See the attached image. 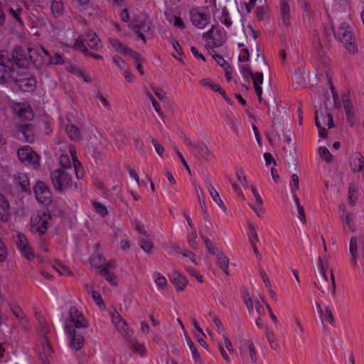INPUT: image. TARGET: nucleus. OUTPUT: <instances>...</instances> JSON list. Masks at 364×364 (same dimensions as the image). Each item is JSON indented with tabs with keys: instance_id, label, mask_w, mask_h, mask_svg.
Here are the masks:
<instances>
[{
	"instance_id": "obj_1",
	"label": "nucleus",
	"mask_w": 364,
	"mask_h": 364,
	"mask_svg": "<svg viewBox=\"0 0 364 364\" xmlns=\"http://www.w3.org/2000/svg\"><path fill=\"white\" fill-rule=\"evenodd\" d=\"M88 321L75 307L69 309V318L65 319L64 330L69 338V347L75 350H80L84 343V338L77 333L75 328H87Z\"/></svg>"
},
{
	"instance_id": "obj_2",
	"label": "nucleus",
	"mask_w": 364,
	"mask_h": 364,
	"mask_svg": "<svg viewBox=\"0 0 364 364\" xmlns=\"http://www.w3.org/2000/svg\"><path fill=\"white\" fill-rule=\"evenodd\" d=\"M38 53L36 50L28 48L27 52L18 46H15L13 48L11 59L16 64L18 68H27L29 67L31 62L35 65H40L41 62L38 59Z\"/></svg>"
},
{
	"instance_id": "obj_3",
	"label": "nucleus",
	"mask_w": 364,
	"mask_h": 364,
	"mask_svg": "<svg viewBox=\"0 0 364 364\" xmlns=\"http://www.w3.org/2000/svg\"><path fill=\"white\" fill-rule=\"evenodd\" d=\"M92 262H94V266L99 274L102 276L111 285L114 287L117 285V277L112 271L116 269V263L114 260L107 262L102 255H98L96 258L92 259Z\"/></svg>"
},
{
	"instance_id": "obj_4",
	"label": "nucleus",
	"mask_w": 364,
	"mask_h": 364,
	"mask_svg": "<svg viewBox=\"0 0 364 364\" xmlns=\"http://www.w3.org/2000/svg\"><path fill=\"white\" fill-rule=\"evenodd\" d=\"M66 146L70 157L68 153H62L59 158L60 164L65 168L64 170L75 172L76 177L80 178L82 176V170L77 159L75 150L71 145H66Z\"/></svg>"
},
{
	"instance_id": "obj_5",
	"label": "nucleus",
	"mask_w": 364,
	"mask_h": 364,
	"mask_svg": "<svg viewBox=\"0 0 364 364\" xmlns=\"http://www.w3.org/2000/svg\"><path fill=\"white\" fill-rule=\"evenodd\" d=\"M333 29L335 37L343 43L346 50L351 53L357 51L355 38L353 35L352 29L346 23L339 25L337 29Z\"/></svg>"
},
{
	"instance_id": "obj_6",
	"label": "nucleus",
	"mask_w": 364,
	"mask_h": 364,
	"mask_svg": "<svg viewBox=\"0 0 364 364\" xmlns=\"http://www.w3.org/2000/svg\"><path fill=\"white\" fill-rule=\"evenodd\" d=\"M183 140L190 148L191 154L196 158L201 157L205 161H210L215 158L214 154L208 149L205 142L202 141H193L186 135H183Z\"/></svg>"
},
{
	"instance_id": "obj_7",
	"label": "nucleus",
	"mask_w": 364,
	"mask_h": 364,
	"mask_svg": "<svg viewBox=\"0 0 364 364\" xmlns=\"http://www.w3.org/2000/svg\"><path fill=\"white\" fill-rule=\"evenodd\" d=\"M70 171L57 169L51 172L50 178L55 188L61 191L73 185L72 173Z\"/></svg>"
},
{
	"instance_id": "obj_8",
	"label": "nucleus",
	"mask_w": 364,
	"mask_h": 364,
	"mask_svg": "<svg viewBox=\"0 0 364 364\" xmlns=\"http://www.w3.org/2000/svg\"><path fill=\"white\" fill-rule=\"evenodd\" d=\"M14 65L7 51H0V83L14 78Z\"/></svg>"
},
{
	"instance_id": "obj_9",
	"label": "nucleus",
	"mask_w": 364,
	"mask_h": 364,
	"mask_svg": "<svg viewBox=\"0 0 364 364\" xmlns=\"http://www.w3.org/2000/svg\"><path fill=\"white\" fill-rule=\"evenodd\" d=\"M50 220V214L46 212H37L31 217V230L33 232L43 235L48 228Z\"/></svg>"
},
{
	"instance_id": "obj_10",
	"label": "nucleus",
	"mask_w": 364,
	"mask_h": 364,
	"mask_svg": "<svg viewBox=\"0 0 364 364\" xmlns=\"http://www.w3.org/2000/svg\"><path fill=\"white\" fill-rule=\"evenodd\" d=\"M60 125L72 140H78L80 138V132L74 124V116L71 114H67L61 116L59 119Z\"/></svg>"
},
{
	"instance_id": "obj_11",
	"label": "nucleus",
	"mask_w": 364,
	"mask_h": 364,
	"mask_svg": "<svg viewBox=\"0 0 364 364\" xmlns=\"http://www.w3.org/2000/svg\"><path fill=\"white\" fill-rule=\"evenodd\" d=\"M192 23L200 29L204 28L209 23L210 16L207 8H196L190 11Z\"/></svg>"
},
{
	"instance_id": "obj_12",
	"label": "nucleus",
	"mask_w": 364,
	"mask_h": 364,
	"mask_svg": "<svg viewBox=\"0 0 364 364\" xmlns=\"http://www.w3.org/2000/svg\"><path fill=\"white\" fill-rule=\"evenodd\" d=\"M17 155L19 160L25 165L34 168L39 166V156L29 146L18 149Z\"/></svg>"
},
{
	"instance_id": "obj_13",
	"label": "nucleus",
	"mask_w": 364,
	"mask_h": 364,
	"mask_svg": "<svg viewBox=\"0 0 364 364\" xmlns=\"http://www.w3.org/2000/svg\"><path fill=\"white\" fill-rule=\"evenodd\" d=\"M33 191L36 198L39 203L43 205H48L51 203V192L45 183L38 181L33 187Z\"/></svg>"
},
{
	"instance_id": "obj_14",
	"label": "nucleus",
	"mask_w": 364,
	"mask_h": 364,
	"mask_svg": "<svg viewBox=\"0 0 364 364\" xmlns=\"http://www.w3.org/2000/svg\"><path fill=\"white\" fill-rule=\"evenodd\" d=\"M112 321L122 337L127 341H132L133 331L129 328L128 323L122 316L117 312L114 313L112 316Z\"/></svg>"
},
{
	"instance_id": "obj_15",
	"label": "nucleus",
	"mask_w": 364,
	"mask_h": 364,
	"mask_svg": "<svg viewBox=\"0 0 364 364\" xmlns=\"http://www.w3.org/2000/svg\"><path fill=\"white\" fill-rule=\"evenodd\" d=\"M12 110L20 119L30 121L33 118V110L27 102H14L12 105Z\"/></svg>"
},
{
	"instance_id": "obj_16",
	"label": "nucleus",
	"mask_w": 364,
	"mask_h": 364,
	"mask_svg": "<svg viewBox=\"0 0 364 364\" xmlns=\"http://www.w3.org/2000/svg\"><path fill=\"white\" fill-rule=\"evenodd\" d=\"M14 240L18 249L21 252L23 256L29 260L32 259L34 257V255L31 249L30 245H28L26 237L22 233H17L14 237Z\"/></svg>"
},
{
	"instance_id": "obj_17",
	"label": "nucleus",
	"mask_w": 364,
	"mask_h": 364,
	"mask_svg": "<svg viewBox=\"0 0 364 364\" xmlns=\"http://www.w3.org/2000/svg\"><path fill=\"white\" fill-rule=\"evenodd\" d=\"M14 80H16L19 88L23 92H30L34 90L36 85V81L34 77H22L19 78L14 75Z\"/></svg>"
},
{
	"instance_id": "obj_18",
	"label": "nucleus",
	"mask_w": 364,
	"mask_h": 364,
	"mask_svg": "<svg viewBox=\"0 0 364 364\" xmlns=\"http://www.w3.org/2000/svg\"><path fill=\"white\" fill-rule=\"evenodd\" d=\"M343 106L346 114V119L350 126L354 124V110L353 107L350 101L349 93H344L342 95Z\"/></svg>"
},
{
	"instance_id": "obj_19",
	"label": "nucleus",
	"mask_w": 364,
	"mask_h": 364,
	"mask_svg": "<svg viewBox=\"0 0 364 364\" xmlns=\"http://www.w3.org/2000/svg\"><path fill=\"white\" fill-rule=\"evenodd\" d=\"M19 132L23 136L28 143H32L35 139L33 127L31 124H25L19 127Z\"/></svg>"
},
{
	"instance_id": "obj_20",
	"label": "nucleus",
	"mask_w": 364,
	"mask_h": 364,
	"mask_svg": "<svg viewBox=\"0 0 364 364\" xmlns=\"http://www.w3.org/2000/svg\"><path fill=\"white\" fill-rule=\"evenodd\" d=\"M206 187L209 191V193L212 198V199L218 204V205L223 210H226V207L223 202V200L220 198V195L218 192L215 190V188L213 187L211 182L208 180L205 181Z\"/></svg>"
},
{
	"instance_id": "obj_21",
	"label": "nucleus",
	"mask_w": 364,
	"mask_h": 364,
	"mask_svg": "<svg viewBox=\"0 0 364 364\" xmlns=\"http://www.w3.org/2000/svg\"><path fill=\"white\" fill-rule=\"evenodd\" d=\"M10 218V206L5 197L0 194V220L6 222Z\"/></svg>"
},
{
	"instance_id": "obj_22",
	"label": "nucleus",
	"mask_w": 364,
	"mask_h": 364,
	"mask_svg": "<svg viewBox=\"0 0 364 364\" xmlns=\"http://www.w3.org/2000/svg\"><path fill=\"white\" fill-rule=\"evenodd\" d=\"M325 115H326V113L323 114L321 112V117H319L318 116L317 111L315 113V122H316V125L318 130V135L320 137H323V138L326 137L327 134H328L326 128L323 126L326 123V121H327V119L324 117Z\"/></svg>"
},
{
	"instance_id": "obj_23",
	"label": "nucleus",
	"mask_w": 364,
	"mask_h": 364,
	"mask_svg": "<svg viewBox=\"0 0 364 364\" xmlns=\"http://www.w3.org/2000/svg\"><path fill=\"white\" fill-rule=\"evenodd\" d=\"M170 280L178 290H183L188 282L186 279L178 272H173L171 274Z\"/></svg>"
},
{
	"instance_id": "obj_24",
	"label": "nucleus",
	"mask_w": 364,
	"mask_h": 364,
	"mask_svg": "<svg viewBox=\"0 0 364 364\" xmlns=\"http://www.w3.org/2000/svg\"><path fill=\"white\" fill-rule=\"evenodd\" d=\"M280 7L282 23L287 26L290 23V8L288 1H280Z\"/></svg>"
},
{
	"instance_id": "obj_25",
	"label": "nucleus",
	"mask_w": 364,
	"mask_h": 364,
	"mask_svg": "<svg viewBox=\"0 0 364 364\" xmlns=\"http://www.w3.org/2000/svg\"><path fill=\"white\" fill-rule=\"evenodd\" d=\"M341 209L343 212V214L341 215L342 220L346 223L350 231H355L353 214L349 212H346L344 210V205H341Z\"/></svg>"
},
{
	"instance_id": "obj_26",
	"label": "nucleus",
	"mask_w": 364,
	"mask_h": 364,
	"mask_svg": "<svg viewBox=\"0 0 364 364\" xmlns=\"http://www.w3.org/2000/svg\"><path fill=\"white\" fill-rule=\"evenodd\" d=\"M215 255L217 257L218 265L227 275H228V258L226 256H225L222 252H218Z\"/></svg>"
},
{
	"instance_id": "obj_27",
	"label": "nucleus",
	"mask_w": 364,
	"mask_h": 364,
	"mask_svg": "<svg viewBox=\"0 0 364 364\" xmlns=\"http://www.w3.org/2000/svg\"><path fill=\"white\" fill-rule=\"evenodd\" d=\"M16 182L21 186L23 191H26L29 188V181L26 173H19L15 176Z\"/></svg>"
},
{
	"instance_id": "obj_28",
	"label": "nucleus",
	"mask_w": 364,
	"mask_h": 364,
	"mask_svg": "<svg viewBox=\"0 0 364 364\" xmlns=\"http://www.w3.org/2000/svg\"><path fill=\"white\" fill-rule=\"evenodd\" d=\"M92 208L95 209V212L102 218L109 214L107 206L99 201H92Z\"/></svg>"
},
{
	"instance_id": "obj_29",
	"label": "nucleus",
	"mask_w": 364,
	"mask_h": 364,
	"mask_svg": "<svg viewBox=\"0 0 364 364\" xmlns=\"http://www.w3.org/2000/svg\"><path fill=\"white\" fill-rule=\"evenodd\" d=\"M186 339H187V344L190 348V350L192 353L193 359L195 360V361L196 363H201L202 359H201L200 355L196 347L195 346L193 342L191 341V339L188 336H186Z\"/></svg>"
},
{
	"instance_id": "obj_30",
	"label": "nucleus",
	"mask_w": 364,
	"mask_h": 364,
	"mask_svg": "<svg viewBox=\"0 0 364 364\" xmlns=\"http://www.w3.org/2000/svg\"><path fill=\"white\" fill-rule=\"evenodd\" d=\"M41 51L48 58L49 63L54 64V65H61L63 63V58L58 53H56L53 57H51L50 55L49 54V53L46 50L42 48Z\"/></svg>"
},
{
	"instance_id": "obj_31",
	"label": "nucleus",
	"mask_w": 364,
	"mask_h": 364,
	"mask_svg": "<svg viewBox=\"0 0 364 364\" xmlns=\"http://www.w3.org/2000/svg\"><path fill=\"white\" fill-rule=\"evenodd\" d=\"M8 15L20 26L23 25V20L21 17V10H15L13 8H9L8 10Z\"/></svg>"
},
{
	"instance_id": "obj_32",
	"label": "nucleus",
	"mask_w": 364,
	"mask_h": 364,
	"mask_svg": "<svg viewBox=\"0 0 364 364\" xmlns=\"http://www.w3.org/2000/svg\"><path fill=\"white\" fill-rule=\"evenodd\" d=\"M194 188L197 194L198 200L200 203V208L204 213V215H208V209L205 201L202 200L200 197V193H203V191L201 188L198 184H194Z\"/></svg>"
},
{
	"instance_id": "obj_33",
	"label": "nucleus",
	"mask_w": 364,
	"mask_h": 364,
	"mask_svg": "<svg viewBox=\"0 0 364 364\" xmlns=\"http://www.w3.org/2000/svg\"><path fill=\"white\" fill-rule=\"evenodd\" d=\"M318 151L321 158L326 163H330L331 161L332 154L326 147L321 146L318 148Z\"/></svg>"
},
{
	"instance_id": "obj_34",
	"label": "nucleus",
	"mask_w": 364,
	"mask_h": 364,
	"mask_svg": "<svg viewBox=\"0 0 364 364\" xmlns=\"http://www.w3.org/2000/svg\"><path fill=\"white\" fill-rule=\"evenodd\" d=\"M322 319H326L332 326H336L334 316L329 306H325V315Z\"/></svg>"
},
{
	"instance_id": "obj_35",
	"label": "nucleus",
	"mask_w": 364,
	"mask_h": 364,
	"mask_svg": "<svg viewBox=\"0 0 364 364\" xmlns=\"http://www.w3.org/2000/svg\"><path fill=\"white\" fill-rule=\"evenodd\" d=\"M265 334L271 348L273 349H277L278 345L276 342V338L274 333L269 331L268 328H267L265 330Z\"/></svg>"
},
{
	"instance_id": "obj_36",
	"label": "nucleus",
	"mask_w": 364,
	"mask_h": 364,
	"mask_svg": "<svg viewBox=\"0 0 364 364\" xmlns=\"http://www.w3.org/2000/svg\"><path fill=\"white\" fill-rule=\"evenodd\" d=\"M92 299L100 309L104 310L106 309V304L104 302L101 295L96 291L92 290Z\"/></svg>"
},
{
	"instance_id": "obj_37",
	"label": "nucleus",
	"mask_w": 364,
	"mask_h": 364,
	"mask_svg": "<svg viewBox=\"0 0 364 364\" xmlns=\"http://www.w3.org/2000/svg\"><path fill=\"white\" fill-rule=\"evenodd\" d=\"M63 6L61 1H56L53 0L51 5H50V9L55 15H58L61 13L63 10Z\"/></svg>"
},
{
	"instance_id": "obj_38",
	"label": "nucleus",
	"mask_w": 364,
	"mask_h": 364,
	"mask_svg": "<svg viewBox=\"0 0 364 364\" xmlns=\"http://www.w3.org/2000/svg\"><path fill=\"white\" fill-rule=\"evenodd\" d=\"M154 278L156 284L161 289H164L167 284V280L165 277L161 275L159 273H154Z\"/></svg>"
},
{
	"instance_id": "obj_39",
	"label": "nucleus",
	"mask_w": 364,
	"mask_h": 364,
	"mask_svg": "<svg viewBox=\"0 0 364 364\" xmlns=\"http://www.w3.org/2000/svg\"><path fill=\"white\" fill-rule=\"evenodd\" d=\"M74 48L75 49L81 51L86 55H87L89 53V50L85 44L84 40H82L81 38L77 39L74 45Z\"/></svg>"
},
{
	"instance_id": "obj_40",
	"label": "nucleus",
	"mask_w": 364,
	"mask_h": 364,
	"mask_svg": "<svg viewBox=\"0 0 364 364\" xmlns=\"http://www.w3.org/2000/svg\"><path fill=\"white\" fill-rule=\"evenodd\" d=\"M53 268L58 272L60 275L67 276L71 274V272L69 268L65 265L58 264L57 265H53Z\"/></svg>"
},
{
	"instance_id": "obj_41",
	"label": "nucleus",
	"mask_w": 364,
	"mask_h": 364,
	"mask_svg": "<svg viewBox=\"0 0 364 364\" xmlns=\"http://www.w3.org/2000/svg\"><path fill=\"white\" fill-rule=\"evenodd\" d=\"M213 58L223 68V70L229 69L230 65L222 55L214 54L213 55Z\"/></svg>"
},
{
	"instance_id": "obj_42",
	"label": "nucleus",
	"mask_w": 364,
	"mask_h": 364,
	"mask_svg": "<svg viewBox=\"0 0 364 364\" xmlns=\"http://www.w3.org/2000/svg\"><path fill=\"white\" fill-rule=\"evenodd\" d=\"M112 44L113 47L117 50L118 52L122 53L124 55L127 54V50H129V48L126 47L123 43L119 42L117 40H113L112 41Z\"/></svg>"
},
{
	"instance_id": "obj_43",
	"label": "nucleus",
	"mask_w": 364,
	"mask_h": 364,
	"mask_svg": "<svg viewBox=\"0 0 364 364\" xmlns=\"http://www.w3.org/2000/svg\"><path fill=\"white\" fill-rule=\"evenodd\" d=\"M220 21L223 24L225 25L227 27H230L232 26V21L228 15V12L227 9H223L222 12V17Z\"/></svg>"
},
{
	"instance_id": "obj_44",
	"label": "nucleus",
	"mask_w": 364,
	"mask_h": 364,
	"mask_svg": "<svg viewBox=\"0 0 364 364\" xmlns=\"http://www.w3.org/2000/svg\"><path fill=\"white\" fill-rule=\"evenodd\" d=\"M247 347L249 350L250 359L253 363H255L257 362V355L253 342L252 341H247Z\"/></svg>"
},
{
	"instance_id": "obj_45",
	"label": "nucleus",
	"mask_w": 364,
	"mask_h": 364,
	"mask_svg": "<svg viewBox=\"0 0 364 364\" xmlns=\"http://www.w3.org/2000/svg\"><path fill=\"white\" fill-rule=\"evenodd\" d=\"M355 167L353 168V171H360L364 168V161L363 157L359 155L354 159Z\"/></svg>"
},
{
	"instance_id": "obj_46",
	"label": "nucleus",
	"mask_w": 364,
	"mask_h": 364,
	"mask_svg": "<svg viewBox=\"0 0 364 364\" xmlns=\"http://www.w3.org/2000/svg\"><path fill=\"white\" fill-rule=\"evenodd\" d=\"M139 245L146 252H151V250L153 249V245L151 242L147 241L144 238H141L139 242Z\"/></svg>"
},
{
	"instance_id": "obj_47",
	"label": "nucleus",
	"mask_w": 364,
	"mask_h": 364,
	"mask_svg": "<svg viewBox=\"0 0 364 364\" xmlns=\"http://www.w3.org/2000/svg\"><path fill=\"white\" fill-rule=\"evenodd\" d=\"M196 237H197V233H196V230H193L192 232H191V235H190L188 237V244L191 246V247L193 248V249H197L198 248V243H197V242L196 240Z\"/></svg>"
},
{
	"instance_id": "obj_48",
	"label": "nucleus",
	"mask_w": 364,
	"mask_h": 364,
	"mask_svg": "<svg viewBox=\"0 0 364 364\" xmlns=\"http://www.w3.org/2000/svg\"><path fill=\"white\" fill-rule=\"evenodd\" d=\"M112 60L120 69L126 70L128 68L127 63L119 56H114Z\"/></svg>"
},
{
	"instance_id": "obj_49",
	"label": "nucleus",
	"mask_w": 364,
	"mask_h": 364,
	"mask_svg": "<svg viewBox=\"0 0 364 364\" xmlns=\"http://www.w3.org/2000/svg\"><path fill=\"white\" fill-rule=\"evenodd\" d=\"M251 77L253 80L254 86L260 85L263 82V73L261 72L253 73V76Z\"/></svg>"
},
{
	"instance_id": "obj_50",
	"label": "nucleus",
	"mask_w": 364,
	"mask_h": 364,
	"mask_svg": "<svg viewBox=\"0 0 364 364\" xmlns=\"http://www.w3.org/2000/svg\"><path fill=\"white\" fill-rule=\"evenodd\" d=\"M236 176L239 181V182L242 184V186L246 187L247 186V180L244 175L243 171L241 169L237 168L236 171Z\"/></svg>"
},
{
	"instance_id": "obj_51",
	"label": "nucleus",
	"mask_w": 364,
	"mask_h": 364,
	"mask_svg": "<svg viewBox=\"0 0 364 364\" xmlns=\"http://www.w3.org/2000/svg\"><path fill=\"white\" fill-rule=\"evenodd\" d=\"M202 238L204 240L205 245L206 248L208 250L209 252L213 255H216L217 249L213 245L212 242L209 239H208L207 237H204L203 236H202Z\"/></svg>"
},
{
	"instance_id": "obj_52",
	"label": "nucleus",
	"mask_w": 364,
	"mask_h": 364,
	"mask_svg": "<svg viewBox=\"0 0 364 364\" xmlns=\"http://www.w3.org/2000/svg\"><path fill=\"white\" fill-rule=\"evenodd\" d=\"M146 96L150 99L152 105H153V107H154V109L156 110V112L161 116L162 117L164 114H163V112H161L160 107H159V103L157 102V101L155 100V98L153 97V95L149 93V92H147L146 93Z\"/></svg>"
},
{
	"instance_id": "obj_53",
	"label": "nucleus",
	"mask_w": 364,
	"mask_h": 364,
	"mask_svg": "<svg viewBox=\"0 0 364 364\" xmlns=\"http://www.w3.org/2000/svg\"><path fill=\"white\" fill-rule=\"evenodd\" d=\"M126 52V55H130L132 58V59L134 60L137 63L144 61V59L141 57V55L134 50L129 48V50H127Z\"/></svg>"
},
{
	"instance_id": "obj_54",
	"label": "nucleus",
	"mask_w": 364,
	"mask_h": 364,
	"mask_svg": "<svg viewBox=\"0 0 364 364\" xmlns=\"http://www.w3.org/2000/svg\"><path fill=\"white\" fill-rule=\"evenodd\" d=\"M200 84L203 86H208L210 87L212 90L213 91H217V90H219V85H217V84H215L212 82H210L209 80L208 79H202L200 81Z\"/></svg>"
},
{
	"instance_id": "obj_55",
	"label": "nucleus",
	"mask_w": 364,
	"mask_h": 364,
	"mask_svg": "<svg viewBox=\"0 0 364 364\" xmlns=\"http://www.w3.org/2000/svg\"><path fill=\"white\" fill-rule=\"evenodd\" d=\"M127 170L129 172V176L136 181L137 186H140L139 178V176L136 173L135 169L133 167H132L130 165H128L127 166Z\"/></svg>"
},
{
	"instance_id": "obj_56",
	"label": "nucleus",
	"mask_w": 364,
	"mask_h": 364,
	"mask_svg": "<svg viewBox=\"0 0 364 364\" xmlns=\"http://www.w3.org/2000/svg\"><path fill=\"white\" fill-rule=\"evenodd\" d=\"M129 342L132 344V348L134 351L138 352L141 355H142L144 353L145 349H144V346H142L141 345H139L136 342H135L134 340L133 339V338H132V341H129Z\"/></svg>"
},
{
	"instance_id": "obj_57",
	"label": "nucleus",
	"mask_w": 364,
	"mask_h": 364,
	"mask_svg": "<svg viewBox=\"0 0 364 364\" xmlns=\"http://www.w3.org/2000/svg\"><path fill=\"white\" fill-rule=\"evenodd\" d=\"M11 311L18 319L23 320V319L26 318V314L20 308H18V307L12 308Z\"/></svg>"
},
{
	"instance_id": "obj_58",
	"label": "nucleus",
	"mask_w": 364,
	"mask_h": 364,
	"mask_svg": "<svg viewBox=\"0 0 364 364\" xmlns=\"http://www.w3.org/2000/svg\"><path fill=\"white\" fill-rule=\"evenodd\" d=\"M240 70H241V73H242V75L244 76L245 78H247L248 79L249 77L253 76L252 71L251 70L250 67L247 66V65H242L240 67Z\"/></svg>"
},
{
	"instance_id": "obj_59",
	"label": "nucleus",
	"mask_w": 364,
	"mask_h": 364,
	"mask_svg": "<svg viewBox=\"0 0 364 364\" xmlns=\"http://www.w3.org/2000/svg\"><path fill=\"white\" fill-rule=\"evenodd\" d=\"M291 189L294 188L295 192L299 189V179L297 174L294 173L291 176V182L290 183Z\"/></svg>"
},
{
	"instance_id": "obj_60",
	"label": "nucleus",
	"mask_w": 364,
	"mask_h": 364,
	"mask_svg": "<svg viewBox=\"0 0 364 364\" xmlns=\"http://www.w3.org/2000/svg\"><path fill=\"white\" fill-rule=\"evenodd\" d=\"M151 143L154 146L156 153L161 156L164 151L163 146L155 139H151Z\"/></svg>"
},
{
	"instance_id": "obj_61",
	"label": "nucleus",
	"mask_w": 364,
	"mask_h": 364,
	"mask_svg": "<svg viewBox=\"0 0 364 364\" xmlns=\"http://www.w3.org/2000/svg\"><path fill=\"white\" fill-rule=\"evenodd\" d=\"M43 350L46 356L50 355L53 352L51 346L46 338H45L44 343H43Z\"/></svg>"
},
{
	"instance_id": "obj_62",
	"label": "nucleus",
	"mask_w": 364,
	"mask_h": 364,
	"mask_svg": "<svg viewBox=\"0 0 364 364\" xmlns=\"http://www.w3.org/2000/svg\"><path fill=\"white\" fill-rule=\"evenodd\" d=\"M350 254H356L358 250V240L356 237H353L351 238L350 241Z\"/></svg>"
},
{
	"instance_id": "obj_63",
	"label": "nucleus",
	"mask_w": 364,
	"mask_h": 364,
	"mask_svg": "<svg viewBox=\"0 0 364 364\" xmlns=\"http://www.w3.org/2000/svg\"><path fill=\"white\" fill-rule=\"evenodd\" d=\"M215 26H212V28L203 34V38L205 40L215 39V33L218 34V31H215Z\"/></svg>"
},
{
	"instance_id": "obj_64",
	"label": "nucleus",
	"mask_w": 364,
	"mask_h": 364,
	"mask_svg": "<svg viewBox=\"0 0 364 364\" xmlns=\"http://www.w3.org/2000/svg\"><path fill=\"white\" fill-rule=\"evenodd\" d=\"M152 91L154 92V95L160 100H164L166 98V93L164 92L163 90L159 88V87H153Z\"/></svg>"
}]
</instances>
